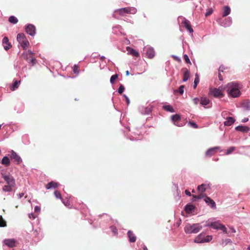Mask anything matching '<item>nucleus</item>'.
<instances>
[{
    "label": "nucleus",
    "instance_id": "nucleus-1",
    "mask_svg": "<svg viewBox=\"0 0 250 250\" xmlns=\"http://www.w3.org/2000/svg\"><path fill=\"white\" fill-rule=\"evenodd\" d=\"M225 89H227L229 95L233 98L237 97L240 95V92L238 89V85L237 83H229L227 84Z\"/></svg>",
    "mask_w": 250,
    "mask_h": 250
},
{
    "label": "nucleus",
    "instance_id": "nucleus-2",
    "mask_svg": "<svg viewBox=\"0 0 250 250\" xmlns=\"http://www.w3.org/2000/svg\"><path fill=\"white\" fill-rule=\"evenodd\" d=\"M202 229V227L199 224H194L192 225L188 224L185 227L184 230L186 233H197Z\"/></svg>",
    "mask_w": 250,
    "mask_h": 250
},
{
    "label": "nucleus",
    "instance_id": "nucleus-3",
    "mask_svg": "<svg viewBox=\"0 0 250 250\" xmlns=\"http://www.w3.org/2000/svg\"><path fill=\"white\" fill-rule=\"evenodd\" d=\"M17 39L23 49L27 48L29 45V42L24 34L20 33L18 34Z\"/></svg>",
    "mask_w": 250,
    "mask_h": 250
},
{
    "label": "nucleus",
    "instance_id": "nucleus-4",
    "mask_svg": "<svg viewBox=\"0 0 250 250\" xmlns=\"http://www.w3.org/2000/svg\"><path fill=\"white\" fill-rule=\"evenodd\" d=\"M136 11V9L134 7H126L119 9L115 11V13H118L121 16H124L125 14H134Z\"/></svg>",
    "mask_w": 250,
    "mask_h": 250
},
{
    "label": "nucleus",
    "instance_id": "nucleus-5",
    "mask_svg": "<svg viewBox=\"0 0 250 250\" xmlns=\"http://www.w3.org/2000/svg\"><path fill=\"white\" fill-rule=\"evenodd\" d=\"M208 226H209L212 228L215 229H220L223 231V232L227 233V229L225 226L218 222H212L210 224H208Z\"/></svg>",
    "mask_w": 250,
    "mask_h": 250
},
{
    "label": "nucleus",
    "instance_id": "nucleus-6",
    "mask_svg": "<svg viewBox=\"0 0 250 250\" xmlns=\"http://www.w3.org/2000/svg\"><path fill=\"white\" fill-rule=\"evenodd\" d=\"M2 177L6 182L7 185L15 186V180L12 175L10 174H2Z\"/></svg>",
    "mask_w": 250,
    "mask_h": 250
},
{
    "label": "nucleus",
    "instance_id": "nucleus-7",
    "mask_svg": "<svg viewBox=\"0 0 250 250\" xmlns=\"http://www.w3.org/2000/svg\"><path fill=\"white\" fill-rule=\"evenodd\" d=\"M10 157L13 162L15 163L17 165H19L22 162V159L21 157L14 150H12L11 151Z\"/></svg>",
    "mask_w": 250,
    "mask_h": 250
},
{
    "label": "nucleus",
    "instance_id": "nucleus-8",
    "mask_svg": "<svg viewBox=\"0 0 250 250\" xmlns=\"http://www.w3.org/2000/svg\"><path fill=\"white\" fill-rule=\"evenodd\" d=\"M3 243L9 248H14L17 246L18 243L15 239H6L3 240Z\"/></svg>",
    "mask_w": 250,
    "mask_h": 250
},
{
    "label": "nucleus",
    "instance_id": "nucleus-9",
    "mask_svg": "<svg viewBox=\"0 0 250 250\" xmlns=\"http://www.w3.org/2000/svg\"><path fill=\"white\" fill-rule=\"evenodd\" d=\"M145 51L147 57L149 59H152L155 56V51L154 49L151 46L145 47Z\"/></svg>",
    "mask_w": 250,
    "mask_h": 250
},
{
    "label": "nucleus",
    "instance_id": "nucleus-10",
    "mask_svg": "<svg viewBox=\"0 0 250 250\" xmlns=\"http://www.w3.org/2000/svg\"><path fill=\"white\" fill-rule=\"evenodd\" d=\"M210 93L213 95L214 97L216 98H222L224 97V94L222 91L219 89L216 88L211 89L210 90Z\"/></svg>",
    "mask_w": 250,
    "mask_h": 250
},
{
    "label": "nucleus",
    "instance_id": "nucleus-11",
    "mask_svg": "<svg viewBox=\"0 0 250 250\" xmlns=\"http://www.w3.org/2000/svg\"><path fill=\"white\" fill-rule=\"evenodd\" d=\"M25 31L27 34L33 36L36 33V27L34 25L29 24L25 28Z\"/></svg>",
    "mask_w": 250,
    "mask_h": 250
},
{
    "label": "nucleus",
    "instance_id": "nucleus-12",
    "mask_svg": "<svg viewBox=\"0 0 250 250\" xmlns=\"http://www.w3.org/2000/svg\"><path fill=\"white\" fill-rule=\"evenodd\" d=\"M220 148L219 146H215L214 147L210 148L208 149L205 153L206 157H211L217 151V150H219Z\"/></svg>",
    "mask_w": 250,
    "mask_h": 250
},
{
    "label": "nucleus",
    "instance_id": "nucleus-13",
    "mask_svg": "<svg viewBox=\"0 0 250 250\" xmlns=\"http://www.w3.org/2000/svg\"><path fill=\"white\" fill-rule=\"evenodd\" d=\"M2 44L5 50H8L12 47V45L9 42L8 38L7 37H4L2 40Z\"/></svg>",
    "mask_w": 250,
    "mask_h": 250
},
{
    "label": "nucleus",
    "instance_id": "nucleus-14",
    "mask_svg": "<svg viewBox=\"0 0 250 250\" xmlns=\"http://www.w3.org/2000/svg\"><path fill=\"white\" fill-rule=\"evenodd\" d=\"M206 203L209 206L212 208H216V204L215 202L211 199L210 197L206 196V198L204 199Z\"/></svg>",
    "mask_w": 250,
    "mask_h": 250
},
{
    "label": "nucleus",
    "instance_id": "nucleus-15",
    "mask_svg": "<svg viewBox=\"0 0 250 250\" xmlns=\"http://www.w3.org/2000/svg\"><path fill=\"white\" fill-rule=\"evenodd\" d=\"M182 71L183 72V81L184 82H186L187 81H188L190 76V72L187 68H183Z\"/></svg>",
    "mask_w": 250,
    "mask_h": 250
},
{
    "label": "nucleus",
    "instance_id": "nucleus-16",
    "mask_svg": "<svg viewBox=\"0 0 250 250\" xmlns=\"http://www.w3.org/2000/svg\"><path fill=\"white\" fill-rule=\"evenodd\" d=\"M127 236L129 241L131 243H134L136 240V236L131 230H128L127 232Z\"/></svg>",
    "mask_w": 250,
    "mask_h": 250
},
{
    "label": "nucleus",
    "instance_id": "nucleus-17",
    "mask_svg": "<svg viewBox=\"0 0 250 250\" xmlns=\"http://www.w3.org/2000/svg\"><path fill=\"white\" fill-rule=\"evenodd\" d=\"M182 24L183 26L189 31L190 33H192L193 32V30L192 28L191 25L188 20H185L182 22Z\"/></svg>",
    "mask_w": 250,
    "mask_h": 250
},
{
    "label": "nucleus",
    "instance_id": "nucleus-18",
    "mask_svg": "<svg viewBox=\"0 0 250 250\" xmlns=\"http://www.w3.org/2000/svg\"><path fill=\"white\" fill-rule=\"evenodd\" d=\"M235 129L243 133L248 132L250 130L248 126L244 125H238L235 127Z\"/></svg>",
    "mask_w": 250,
    "mask_h": 250
},
{
    "label": "nucleus",
    "instance_id": "nucleus-19",
    "mask_svg": "<svg viewBox=\"0 0 250 250\" xmlns=\"http://www.w3.org/2000/svg\"><path fill=\"white\" fill-rule=\"evenodd\" d=\"M126 50L130 54L132 55L133 56L136 57H138L139 56V54L137 51L129 46H127L126 47Z\"/></svg>",
    "mask_w": 250,
    "mask_h": 250
},
{
    "label": "nucleus",
    "instance_id": "nucleus-20",
    "mask_svg": "<svg viewBox=\"0 0 250 250\" xmlns=\"http://www.w3.org/2000/svg\"><path fill=\"white\" fill-rule=\"evenodd\" d=\"M29 57L30 59L28 60V62L32 64V65H34L36 64V60L34 57V54L31 51L29 50Z\"/></svg>",
    "mask_w": 250,
    "mask_h": 250
},
{
    "label": "nucleus",
    "instance_id": "nucleus-21",
    "mask_svg": "<svg viewBox=\"0 0 250 250\" xmlns=\"http://www.w3.org/2000/svg\"><path fill=\"white\" fill-rule=\"evenodd\" d=\"M59 184L54 181H51L46 185L45 187L47 189H51L52 188H56L58 187Z\"/></svg>",
    "mask_w": 250,
    "mask_h": 250
},
{
    "label": "nucleus",
    "instance_id": "nucleus-22",
    "mask_svg": "<svg viewBox=\"0 0 250 250\" xmlns=\"http://www.w3.org/2000/svg\"><path fill=\"white\" fill-rule=\"evenodd\" d=\"M195 206L193 205L188 204L186 206L185 210L187 213H191L194 210Z\"/></svg>",
    "mask_w": 250,
    "mask_h": 250
},
{
    "label": "nucleus",
    "instance_id": "nucleus-23",
    "mask_svg": "<svg viewBox=\"0 0 250 250\" xmlns=\"http://www.w3.org/2000/svg\"><path fill=\"white\" fill-rule=\"evenodd\" d=\"M235 122V120L231 117H228L226 121L224 122L225 125L229 126L232 125Z\"/></svg>",
    "mask_w": 250,
    "mask_h": 250
},
{
    "label": "nucleus",
    "instance_id": "nucleus-24",
    "mask_svg": "<svg viewBox=\"0 0 250 250\" xmlns=\"http://www.w3.org/2000/svg\"><path fill=\"white\" fill-rule=\"evenodd\" d=\"M1 164L6 167H8L10 164L9 158L7 156H4L1 160Z\"/></svg>",
    "mask_w": 250,
    "mask_h": 250
},
{
    "label": "nucleus",
    "instance_id": "nucleus-25",
    "mask_svg": "<svg viewBox=\"0 0 250 250\" xmlns=\"http://www.w3.org/2000/svg\"><path fill=\"white\" fill-rule=\"evenodd\" d=\"M21 83L20 81L14 80V83L10 87V89L11 91H14L16 89L18 88L20 84Z\"/></svg>",
    "mask_w": 250,
    "mask_h": 250
},
{
    "label": "nucleus",
    "instance_id": "nucleus-26",
    "mask_svg": "<svg viewBox=\"0 0 250 250\" xmlns=\"http://www.w3.org/2000/svg\"><path fill=\"white\" fill-rule=\"evenodd\" d=\"M230 12V9L229 6H224L223 8V12L222 16L223 17H226L227 16H228V15L229 14Z\"/></svg>",
    "mask_w": 250,
    "mask_h": 250
},
{
    "label": "nucleus",
    "instance_id": "nucleus-27",
    "mask_svg": "<svg viewBox=\"0 0 250 250\" xmlns=\"http://www.w3.org/2000/svg\"><path fill=\"white\" fill-rule=\"evenodd\" d=\"M14 187V186L6 185L3 187L2 190L4 192H10Z\"/></svg>",
    "mask_w": 250,
    "mask_h": 250
},
{
    "label": "nucleus",
    "instance_id": "nucleus-28",
    "mask_svg": "<svg viewBox=\"0 0 250 250\" xmlns=\"http://www.w3.org/2000/svg\"><path fill=\"white\" fill-rule=\"evenodd\" d=\"M212 239V237L211 236H210V235H208L204 239H202L201 241H198L197 239L195 240V242H197V243H199V242H209L210 240H211Z\"/></svg>",
    "mask_w": 250,
    "mask_h": 250
},
{
    "label": "nucleus",
    "instance_id": "nucleus-29",
    "mask_svg": "<svg viewBox=\"0 0 250 250\" xmlns=\"http://www.w3.org/2000/svg\"><path fill=\"white\" fill-rule=\"evenodd\" d=\"M209 100L207 98H202L201 100V104L204 106L207 105L209 104Z\"/></svg>",
    "mask_w": 250,
    "mask_h": 250
},
{
    "label": "nucleus",
    "instance_id": "nucleus-30",
    "mask_svg": "<svg viewBox=\"0 0 250 250\" xmlns=\"http://www.w3.org/2000/svg\"><path fill=\"white\" fill-rule=\"evenodd\" d=\"M206 185L205 184H202L200 186H199L197 188V190L199 193H203L206 191Z\"/></svg>",
    "mask_w": 250,
    "mask_h": 250
},
{
    "label": "nucleus",
    "instance_id": "nucleus-31",
    "mask_svg": "<svg viewBox=\"0 0 250 250\" xmlns=\"http://www.w3.org/2000/svg\"><path fill=\"white\" fill-rule=\"evenodd\" d=\"M8 21L10 22L13 23V24H16L18 22V19L14 16H10L9 18Z\"/></svg>",
    "mask_w": 250,
    "mask_h": 250
},
{
    "label": "nucleus",
    "instance_id": "nucleus-32",
    "mask_svg": "<svg viewBox=\"0 0 250 250\" xmlns=\"http://www.w3.org/2000/svg\"><path fill=\"white\" fill-rule=\"evenodd\" d=\"M163 108L166 111H169L170 112H175L174 109L171 105H165L163 106Z\"/></svg>",
    "mask_w": 250,
    "mask_h": 250
},
{
    "label": "nucleus",
    "instance_id": "nucleus-33",
    "mask_svg": "<svg viewBox=\"0 0 250 250\" xmlns=\"http://www.w3.org/2000/svg\"><path fill=\"white\" fill-rule=\"evenodd\" d=\"M171 120L175 123L180 119V116L179 114H175L171 116Z\"/></svg>",
    "mask_w": 250,
    "mask_h": 250
},
{
    "label": "nucleus",
    "instance_id": "nucleus-34",
    "mask_svg": "<svg viewBox=\"0 0 250 250\" xmlns=\"http://www.w3.org/2000/svg\"><path fill=\"white\" fill-rule=\"evenodd\" d=\"M22 56L24 60L28 61V60L30 59L29 57V50H28L27 52H24L22 54Z\"/></svg>",
    "mask_w": 250,
    "mask_h": 250
},
{
    "label": "nucleus",
    "instance_id": "nucleus-35",
    "mask_svg": "<svg viewBox=\"0 0 250 250\" xmlns=\"http://www.w3.org/2000/svg\"><path fill=\"white\" fill-rule=\"evenodd\" d=\"M224 69V67L223 66H221L218 69V72H219L218 78H219V79L221 81H223V79L222 76L221 74V72H223Z\"/></svg>",
    "mask_w": 250,
    "mask_h": 250
},
{
    "label": "nucleus",
    "instance_id": "nucleus-36",
    "mask_svg": "<svg viewBox=\"0 0 250 250\" xmlns=\"http://www.w3.org/2000/svg\"><path fill=\"white\" fill-rule=\"evenodd\" d=\"M199 82V78L197 74L195 75V78L194 82V85L193 88L194 89H195L196 88V86L198 84V83Z\"/></svg>",
    "mask_w": 250,
    "mask_h": 250
},
{
    "label": "nucleus",
    "instance_id": "nucleus-37",
    "mask_svg": "<svg viewBox=\"0 0 250 250\" xmlns=\"http://www.w3.org/2000/svg\"><path fill=\"white\" fill-rule=\"evenodd\" d=\"M7 226L6 221L3 219L1 216H0V227H5Z\"/></svg>",
    "mask_w": 250,
    "mask_h": 250
},
{
    "label": "nucleus",
    "instance_id": "nucleus-38",
    "mask_svg": "<svg viewBox=\"0 0 250 250\" xmlns=\"http://www.w3.org/2000/svg\"><path fill=\"white\" fill-rule=\"evenodd\" d=\"M235 150V147L234 146H231L229 149H228L225 153V155H229L233 152Z\"/></svg>",
    "mask_w": 250,
    "mask_h": 250
},
{
    "label": "nucleus",
    "instance_id": "nucleus-39",
    "mask_svg": "<svg viewBox=\"0 0 250 250\" xmlns=\"http://www.w3.org/2000/svg\"><path fill=\"white\" fill-rule=\"evenodd\" d=\"M118 75L117 74H115L112 75L110 80V82L111 83L113 84L115 83L116 80L118 78Z\"/></svg>",
    "mask_w": 250,
    "mask_h": 250
},
{
    "label": "nucleus",
    "instance_id": "nucleus-40",
    "mask_svg": "<svg viewBox=\"0 0 250 250\" xmlns=\"http://www.w3.org/2000/svg\"><path fill=\"white\" fill-rule=\"evenodd\" d=\"M54 195L58 199H61L62 200V199L61 193L60 192V191H59L58 190H55V192H54Z\"/></svg>",
    "mask_w": 250,
    "mask_h": 250
},
{
    "label": "nucleus",
    "instance_id": "nucleus-41",
    "mask_svg": "<svg viewBox=\"0 0 250 250\" xmlns=\"http://www.w3.org/2000/svg\"><path fill=\"white\" fill-rule=\"evenodd\" d=\"M184 59L187 63L191 64V62L189 60V59L188 56L186 54L184 55Z\"/></svg>",
    "mask_w": 250,
    "mask_h": 250
},
{
    "label": "nucleus",
    "instance_id": "nucleus-42",
    "mask_svg": "<svg viewBox=\"0 0 250 250\" xmlns=\"http://www.w3.org/2000/svg\"><path fill=\"white\" fill-rule=\"evenodd\" d=\"M125 90V87L122 84H121L118 89V92L121 94L124 92Z\"/></svg>",
    "mask_w": 250,
    "mask_h": 250
},
{
    "label": "nucleus",
    "instance_id": "nucleus-43",
    "mask_svg": "<svg viewBox=\"0 0 250 250\" xmlns=\"http://www.w3.org/2000/svg\"><path fill=\"white\" fill-rule=\"evenodd\" d=\"M188 124H189L190 125V126L193 128H198L197 125L194 122L190 121V122H189Z\"/></svg>",
    "mask_w": 250,
    "mask_h": 250
},
{
    "label": "nucleus",
    "instance_id": "nucleus-44",
    "mask_svg": "<svg viewBox=\"0 0 250 250\" xmlns=\"http://www.w3.org/2000/svg\"><path fill=\"white\" fill-rule=\"evenodd\" d=\"M213 12V10L212 9H208L207 12L205 13V16L208 17Z\"/></svg>",
    "mask_w": 250,
    "mask_h": 250
},
{
    "label": "nucleus",
    "instance_id": "nucleus-45",
    "mask_svg": "<svg viewBox=\"0 0 250 250\" xmlns=\"http://www.w3.org/2000/svg\"><path fill=\"white\" fill-rule=\"evenodd\" d=\"M184 85H181L179 88V92L181 95H182L184 93Z\"/></svg>",
    "mask_w": 250,
    "mask_h": 250
},
{
    "label": "nucleus",
    "instance_id": "nucleus-46",
    "mask_svg": "<svg viewBox=\"0 0 250 250\" xmlns=\"http://www.w3.org/2000/svg\"><path fill=\"white\" fill-rule=\"evenodd\" d=\"M79 67L77 65H75L73 67V72L75 73H78L79 70H78Z\"/></svg>",
    "mask_w": 250,
    "mask_h": 250
},
{
    "label": "nucleus",
    "instance_id": "nucleus-47",
    "mask_svg": "<svg viewBox=\"0 0 250 250\" xmlns=\"http://www.w3.org/2000/svg\"><path fill=\"white\" fill-rule=\"evenodd\" d=\"M206 195L204 194V193H200V194L198 195V199H202L203 198H204V197H206Z\"/></svg>",
    "mask_w": 250,
    "mask_h": 250
},
{
    "label": "nucleus",
    "instance_id": "nucleus-48",
    "mask_svg": "<svg viewBox=\"0 0 250 250\" xmlns=\"http://www.w3.org/2000/svg\"><path fill=\"white\" fill-rule=\"evenodd\" d=\"M193 102L194 103V104H198V102H199V99L197 98H195L193 99Z\"/></svg>",
    "mask_w": 250,
    "mask_h": 250
},
{
    "label": "nucleus",
    "instance_id": "nucleus-49",
    "mask_svg": "<svg viewBox=\"0 0 250 250\" xmlns=\"http://www.w3.org/2000/svg\"><path fill=\"white\" fill-rule=\"evenodd\" d=\"M62 201L63 202V203L64 204V205L65 206H68L69 205V202L68 201H67L66 202H64L63 201V200L62 199Z\"/></svg>",
    "mask_w": 250,
    "mask_h": 250
},
{
    "label": "nucleus",
    "instance_id": "nucleus-50",
    "mask_svg": "<svg viewBox=\"0 0 250 250\" xmlns=\"http://www.w3.org/2000/svg\"><path fill=\"white\" fill-rule=\"evenodd\" d=\"M185 193H186V195H188L189 196H191V194L190 192L188 190H185Z\"/></svg>",
    "mask_w": 250,
    "mask_h": 250
},
{
    "label": "nucleus",
    "instance_id": "nucleus-51",
    "mask_svg": "<svg viewBox=\"0 0 250 250\" xmlns=\"http://www.w3.org/2000/svg\"><path fill=\"white\" fill-rule=\"evenodd\" d=\"M173 58H174V59L178 62H180V59L176 57V56H173Z\"/></svg>",
    "mask_w": 250,
    "mask_h": 250
},
{
    "label": "nucleus",
    "instance_id": "nucleus-52",
    "mask_svg": "<svg viewBox=\"0 0 250 250\" xmlns=\"http://www.w3.org/2000/svg\"><path fill=\"white\" fill-rule=\"evenodd\" d=\"M18 195L19 198H21V197H22L23 196L24 193H20Z\"/></svg>",
    "mask_w": 250,
    "mask_h": 250
},
{
    "label": "nucleus",
    "instance_id": "nucleus-53",
    "mask_svg": "<svg viewBox=\"0 0 250 250\" xmlns=\"http://www.w3.org/2000/svg\"><path fill=\"white\" fill-rule=\"evenodd\" d=\"M249 120V119L248 118H245L244 119H243L242 121V122L243 123H245V122H247V121H248Z\"/></svg>",
    "mask_w": 250,
    "mask_h": 250
},
{
    "label": "nucleus",
    "instance_id": "nucleus-54",
    "mask_svg": "<svg viewBox=\"0 0 250 250\" xmlns=\"http://www.w3.org/2000/svg\"><path fill=\"white\" fill-rule=\"evenodd\" d=\"M192 197L194 199L193 201H195L196 199H198V195H193Z\"/></svg>",
    "mask_w": 250,
    "mask_h": 250
},
{
    "label": "nucleus",
    "instance_id": "nucleus-55",
    "mask_svg": "<svg viewBox=\"0 0 250 250\" xmlns=\"http://www.w3.org/2000/svg\"><path fill=\"white\" fill-rule=\"evenodd\" d=\"M124 96H125V99H126V101L127 104H129V99H128V98H127L125 95Z\"/></svg>",
    "mask_w": 250,
    "mask_h": 250
},
{
    "label": "nucleus",
    "instance_id": "nucleus-56",
    "mask_svg": "<svg viewBox=\"0 0 250 250\" xmlns=\"http://www.w3.org/2000/svg\"><path fill=\"white\" fill-rule=\"evenodd\" d=\"M35 210L36 211H39L40 210V208L38 206H36L35 208Z\"/></svg>",
    "mask_w": 250,
    "mask_h": 250
},
{
    "label": "nucleus",
    "instance_id": "nucleus-57",
    "mask_svg": "<svg viewBox=\"0 0 250 250\" xmlns=\"http://www.w3.org/2000/svg\"><path fill=\"white\" fill-rule=\"evenodd\" d=\"M143 250H148L146 247L145 245H144V246H143Z\"/></svg>",
    "mask_w": 250,
    "mask_h": 250
},
{
    "label": "nucleus",
    "instance_id": "nucleus-58",
    "mask_svg": "<svg viewBox=\"0 0 250 250\" xmlns=\"http://www.w3.org/2000/svg\"><path fill=\"white\" fill-rule=\"evenodd\" d=\"M125 73L127 76L129 75V72L128 70L126 71Z\"/></svg>",
    "mask_w": 250,
    "mask_h": 250
},
{
    "label": "nucleus",
    "instance_id": "nucleus-59",
    "mask_svg": "<svg viewBox=\"0 0 250 250\" xmlns=\"http://www.w3.org/2000/svg\"><path fill=\"white\" fill-rule=\"evenodd\" d=\"M31 215H32L33 218H35V216L33 215V214H32Z\"/></svg>",
    "mask_w": 250,
    "mask_h": 250
},
{
    "label": "nucleus",
    "instance_id": "nucleus-60",
    "mask_svg": "<svg viewBox=\"0 0 250 250\" xmlns=\"http://www.w3.org/2000/svg\"><path fill=\"white\" fill-rule=\"evenodd\" d=\"M192 192L194 193L195 192V191L194 190H192Z\"/></svg>",
    "mask_w": 250,
    "mask_h": 250
},
{
    "label": "nucleus",
    "instance_id": "nucleus-61",
    "mask_svg": "<svg viewBox=\"0 0 250 250\" xmlns=\"http://www.w3.org/2000/svg\"><path fill=\"white\" fill-rule=\"evenodd\" d=\"M201 236V234L199 235L198 237H200Z\"/></svg>",
    "mask_w": 250,
    "mask_h": 250
},
{
    "label": "nucleus",
    "instance_id": "nucleus-62",
    "mask_svg": "<svg viewBox=\"0 0 250 250\" xmlns=\"http://www.w3.org/2000/svg\"><path fill=\"white\" fill-rule=\"evenodd\" d=\"M31 217H32V215L29 216V218H31Z\"/></svg>",
    "mask_w": 250,
    "mask_h": 250
},
{
    "label": "nucleus",
    "instance_id": "nucleus-63",
    "mask_svg": "<svg viewBox=\"0 0 250 250\" xmlns=\"http://www.w3.org/2000/svg\"><path fill=\"white\" fill-rule=\"evenodd\" d=\"M31 217H32V215L29 216V218H31Z\"/></svg>",
    "mask_w": 250,
    "mask_h": 250
}]
</instances>
